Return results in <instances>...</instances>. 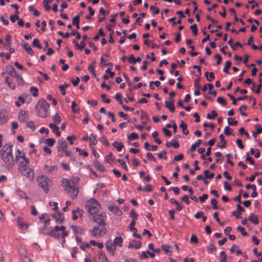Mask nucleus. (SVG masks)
<instances>
[{"mask_svg": "<svg viewBox=\"0 0 262 262\" xmlns=\"http://www.w3.org/2000/svg\"><path fill=\"white\" fill-rule=\"evenodd\" d=\"M211 115L210 114H208L207 115V119H213L215 118V117H216L217 116V114L214 110H212L211 112Z\"/></svg>", "mask_w": 262, "mask_h": 262, "instance_id": "5fc2aeb1", "label": "nucleus"}, {"mask_svg": "<svg viewBox=\"0 0 262 262\" xmlns=\"http://www.w3.org/2000/svg\"><path fill=\"white\" fill-rule=\"evenodd\" d=\"M72 229H73L74 232L76 234H83L84 233V230L83 228L80 227H77L76 226H72Z\"/></svg>", "mask_w": 262, "mask_h": 262, "instance_id": "393cba45", "label": "nucleus"}, {"mask_svg": "<svg viewBox=\"0 0 262 262\" xmlns=\"http://www.w3.org/2000/svg\"><path fill=\"white\" fill-rule=\"evenodd\" d=\"M5 82L7 84L8 86L12 90L15 89V85L13 83L9 81V77H6L5 79Z\"/></svg>", "mask_w": 262, "mask_h": 262, "instance_id": "8fccbe9b", "label": "nucleus"}, {"mask_svg": "<svg viewBox=\"0 0 262 262\" xmlns=\"http://www.w3.org/2000/svg\"><path fill=\"white\" fill-rule=\"evenodd\" d=\"M23 48L26 50V51L30 55H33L34 54L33 51L32 49L30 47L27 43H24L23 45Z\"/></svg>", "mask_w": 262, "mask_h": 262, "instance_id": "cd10ccee", "label": "nucleus"}, {"mask_svg": "<svg viewBox=\"0 0 262 262\" xmlns=\"http://www.w3.org/2000/svg\"><path fill=\"white\" fill-rule=\"evenodd\" d=\"M190 29L191 30L194 36L198 35V29L196 24L191 25L190 26Z\"/></svg>", "mask_w": 262, "mask_h": 262, "instance_id": "79ce46f5", "label": "nucleus"}, {"mask_svg": "<svg viewBox=\"0 0 262 262\" xmlns=\"http://www.w3.org/2000/svg\"><path fill=\"white\" fill-rule=\"evenodd\" d=\"M44 170L48 173H51L55 170L57 169V167L55 165H48L45 164L44 165Z\"/></svg>", "mask_w": 262, "mask_h": 262, "instance_id": "412c9836", "label": "nucleus"}, {"mask_svg": "<svg viewBox=\"0 0 262 262\" xmlns=\"http://www.w3.org/2000/svg\"><path fill=\"white\" fill-rule=\"evenodd\" d=\"M29 118L27 112L25 110H21L18 115V119L21 122H25Z\"/></svg>", "mask_w": 262, "mask_h": 262, "instance_id": "9d476101", "label": "nucleus"}, {"mask_svg": "<svg viewBox=\"0 0 262 262\" xmlns=\"http://www.w3.org/2000/svg\"><path fill=\"white\" fill-rule=\"evenodd\" d=\"M113 146L115 147L118 151H120L124 147L123 143L122 142L115 141L112 144Z\"/></svg>", "mask_w": 262, "mask_h": 262, "instance_id": "b1692460", "label": "nucleus"}, {"mask_svg": "<svg viewBox=\"0 0 262 262\" xmlns=\"http://www.w3.org/2000/svg\"><path fill=\"white\" fill-rule=\"evenodd\" d=\"M12 145L7 144L4 145L1 149V158L8 168L12 167L15 163L12 155Z\"/></svg>", "mask_w": 262, "mask_h": 262, "instance_id": "f257e3e1", "label": "nucleus"}, {"mask_svg": "<svg viewBox=\"0 0 262 262\" xmlns=\"http://www.w3.org/2000/svg\"><path fill=\"white\" fill-rule=\"evenodd\" d=\"M207 249L209 253L212 254H213L214 252L216 251V247L212 243H210L208 245H207Z\"/></svg>", "mask_w": 262, "mask_h": 262, "instance_id": "f704fd0d", "label": "nucleus"}, {"mask_svg": "<svg viewBox=\"0 0 262 262\" xmlns=\"http://www.w3.org/2000/svg\"><path fill=\"white\" fill-rule=\"evenodd\" d=\"M88 69H89V71L92 73L93 77H95L96 76V75L94 66L92 64H90L88 66Z\"/></svg>", "mask_w": 262, "mask_h": 262, "instance_id": "0e129e2a", "label": "nucleus"}, {"mask_svg": "<svg viewBox=\"0 0 262 262\" xmlns=\"http://www.w3.org/2000/svg\"><path fill=\"white\" fill-rule=\"evenodd\" d=\"M85 208L88 212L93 216L99 211L100 208V205L95 199H91L86 202Z\"/></svg>", "mask_w": 262, "mask_h": 262, "instance_id": "7ed1b4c3", "label": "nucleus"}, {"mask_svg": "<svg viewBox=\"0 0 262 262\" xmlns=\"http://www.w3.org/2000/svg\"><path fill=\"white\" fill-rule=\"evenodd\" d=\"M7 72L12 77H15L17 74L14 68L11 65H8L6 67Z\"/></svg>", "mask_w": 262, "mask_h": 262, "instance_id": "f3484780", "label": "nucleus"}, {"mask_svg": "<svg viewBox=\"0 0 262 262\" xmlns=\"http://www.w3.org/2000/svg\"><path fill=\"white\" fill-rule=\"evenodd\" d=\"M165 106L166 108H168L170 112L174 113L175 112V106L174 105V100L165 101Z\"/></svg>", "mask_w": 262, "mask_h": 262, "instance_id": "ddd939ff", "label": "nucleus"}, {"mask_svg": "<svg viewBox=\"0 0 262 262\" xmlns=\"http://www.w3.org/2000/svg\"><path fill=\"white\" fill-rule=\"evenodd\" d=\"M53 121L55 124H59L61 122V119L58 113H56V114L53 117Z\"/></svg>", "mask_w": 262, "mask_h": 262, "instance_id": "de8ad7c7", "label": "nucleus"}, {"mask_svg": "<svg viewBox=\"0 0 262 262\" xmlns=\"http://www.w3.org/2000/svg\"><path fill=\"white\" fill-rule=\"evenodd\" d=\"M231 66V62L230 60H228L226 62L225 66L224 68L223 69V71L224 72L226 73H228V70L230 68Z\"/></svg>", "mask_w": 262, "mask_h": 262, "instance_id": "09e8293b", "label": "nucleus"}, {"mask_svg": "<svg viewBox=\"0 0 262 262\" xmlns=\"http://www.w3.org/2000/svg\"><path fill=\"white\" fill-rule=\"evenodd\" d=\"M53 0H44L42 2V4L44 6L45 9L48 11L50 10L51 7L49 5V3H51Z\"/></svg>", "mask_w": 262, "mask_h": 262, "instance_id": "4c0bfd02", "label": "nucleus"}, {"mask_svg": "<svg viewBox=\"0 0 262 262\" xmlns=\"http://www.w3.org/2000/svg\"><path fill=\"white\" fill-rule=\"evenodd\" d=\"M37 180L39 186L46 193H48L49 191V187L52 184L51 181L45 176L37 177Z\"/></svg>", "mask_w": 262, "mask_h": 262, "instance_id": "20e7f679", "label": "nucleus"}, {"mask_svg": "<svg viewBox=\"0 0 262 262\" xmlns=\"http://www.w3.org/2000/svg\"><path fill=\"white\" fill-rule=\"evenodd\" d=\"M106 225L99 224L98 226H94L92 229L90 230L94 237H101L104 235L106 232V229L105 228Z\"/></svg>", "mask_w": 262, "mask_h": 262, "instance_id": "39448f33", "label": "nucleus"}, {"mask_svg": "<svg viewBox=\"0 0 262 262\" xmlns=\"http://www.w3.org/2000/svg\"><path fill=\"white\" fill-rule=\"evenodd\" d=\"M8 119V113L5 110L0 111V124L5 123Z\"/></svg>", "mask_w": 262, "mask_h": 262, "instance_id": "1a4fd4ad", "label": "nucleus"}, {"mask_svg": "<svg viewBox=\"0 0 262 262\" xmlns=\"http://www.w3.org/2000/svg\"><path fill=\"white\" fill-rule=\"evenodd\" d=\"M98 258L102 259V262H108L107 258L102 252L98 253Z\"/></svg>", "mask_w": 262, "mask_h": 262, "instance_id": "bf43d9fd", "label": "nucleus"}, {"mask_svg": "<svg viewBox=\"0 0 262 262\" xmlns=\"http://www.w3.org/2000/svg\"><path fill=\"white\" fill-rule=\"evenodd\" d=\"M21 158L25 162L26 164H29L30 163V160L29 158H27L25 156V153H23L22 155H16L15 157V161L16 162H18L19 159Z\"/></svg>", "mask_w": 262, "mask_h": 262, "instance_id": "bb28decb", "label": "nucleus"}, {"mask_svg": "<svg viewBox=\"0 0 262 262\" xmlns=\"http://www.w3.org/2000/svg\"><path fill=\"white\" fill-rule=\"evenodd\" d=\"M122 242H123L122 238L121 236H118V237H116L114 239V242L113 244H114V246L121 247L122 246L121 244H122Z\"/></svg>", "mask_w": 262, "mask_h": 262, "instance_id": "2f4dec72", "label": "nucleus"}, {"mask_svg": "<svg viewBox=\"0 0 262 262\" xmlns=\"http://www.w3.org/2000/svg\"><path fill=\"white\" fill-rule=\"evenodd\" d=\"M74 183L75 182L73 180H69L67 179H63L62 180V185L65 191L68 190Z\"/></svg>", "mask_w": 262, "mask_h": 262, "instance_id": "9b49d317", "label": "nucleus"}, {"mask_svg": "<svg viewBox=\"0 0 262 262\" xmlns=\"http://www.w3.org/2000/svg\"><path fill=\"white\" fill-rule=\"evenodd\" d=\"M79 247L82 250L85 251L86 248H89L90 247V245L88 243L82 242L80 244Z\"/></svg>", "mask_w": 262, "mask_h": 262, "instance_id": "864d4df0", "label": "nucleus"}, {"mask_svg": "<svg viewBox=\"0 0 262 262\" xmlns=\"http://www.w3.org/2000/svg\"><path fill=\"white\" fill-rule=\"evenodd\" d=\"M217 101L219 103H220V104H222L223 105H226V104H227V102H226V100H225V98H223V97H218V98H217Z\"/></svg>", "mask_w": 262, "mask_h": 262, "instance_id": "338daca9", "label": "nucleus"}, {"mask_svg": "<svg viewBox=\"0 0 262 262\" xmlns=\"http://www.w3.org/2000/svg\"><path fill=\"white\" fill-rule=\"evenodd\" d=\"M70 83H64L62 85H61L59 86V88L60 89L61 91V94L62 95H66V91H65V89L70 86Z\"/></svg>", "mask_w": 262, "mask_h": 262, "instance_id": "ea45409f", "label": "nucleus"}, {"mask_svg": "<svg viewBox=\"0 0 262 262\" xmlns=\"http://www.w3.org/2000/svg\"><path fill=\"white\" fill-rule=\"evenodd\" d=\"M43 235H49L56 238H58L60 236V234L57 231L51 229L49 232H44Z\"/></svg>", "mask_w": 262, "mask_h": 262, "instance_id": "5701e85b", "label": "nucleus"}, {"mask_svg": "<svg viewBox=\"0 0 262 262\" xmlns=\"http://www.w3.org/2000/svg\"><path fill=\"white\" fill-rule=\"evenodd\" d=\"M232 129L228 126L225 127L224 129V133L226 136H230L232 135Z\"/></svg>", "mask_w": 262, "mask_h": 262, "instance_id": "680f3d73", "label": "nucleus"}, {"mask_svg": "<svg viewBox=\"0 0 262 262\" xmlns=\"http://www.w3.org/2000/svg\"><path fill=\"white\" fill-rule=\"evenodd\" d=\"M202 143V140L201 139H198L196 142L191 145L190 150L191 151H194L196 147H199Z\"/></svg>", "mask_w": 262, "mask_h": 262, "instance_id": "c9c22d12", "label": "nucleus"}, {"mask_svg": "<svg viewBox=\"0 0 262 262\" xmlns=\"http://www.w3.org/2000/svg\"><path fill=\"white\" fill-rule=\"evenodd\" d=\"M27 127L30 128L32 131H34L36 129V126L33 121H30L26 123Z\"/></svg>", "mask_w": 262, "mask_h": 262, "instance_id": "37998d69", "label": "nucleus"}, {"mask_svg": "<svg viewBox=\"0 0 262 262\" xmlns=\"http://www.w3.org/2000/svg\"><path fill=\"white\" fill-rule=\"evenodd\" d=\"M227 256L226 255L225 252L224 251H221L220 253V258L221 262H227Z\"/></svg>", "mask_w": 262, "mask_h": 262, "instance_id": "3c124183", "label": "nucleus"}, {"mask_svg": "<svg viewBox=\"0 0 262 262\" xmlns=\"http://www.w3.org/2000/svg\"><path fill=\"white\" fill-rule=\"evenodd\" d=\"M106 217L104 213L101 212V213H96L92 216L91 220L97 223L98 225H106L105 222V218Z\"/></svg>", "mask_w": 262, "mask_h": 262, "instance_id": "423d86ee", "label": "nucleus"}, {"mask_svg": "<svg viewBox=\"0 0 262 262\" xmlns=\"http://www.w3.org/2000/svg\"><path fill=\"white\" fill-rule=\"evenodd\" d=\"M180 127L182 129L183 133L184 135H187L189 134V131L187 130V125L183 121H181Z\"/></svg>", "mask_w": 262, "mask_h": 262, "instance_id": "c85d7f7f", "label": "nucleus"}, {"mask_svg": "<svg viewBox=\"0 0 262 262\" xmlns=\"http://www.w3.org/2000/svg\"><path fill=\"white\" fill-rule=\"evenodd\" d=\"M171 248L170 246L167 245H162L161 246V249L166 253H169V255H171V252L169 250V249Z\"/></svg>", "mask_w": 262, "mask_h": 262, "instance_id": "a19ab883", "label": "nucleus"}, {"mask_svg": "<svg viewBox=\"0 0 262 262\" xmlns=\"http://www.w3.org/2000/svg\"><path fill=\"white\" fill-rule=\"evenodd\" d=\"M21 173L23 175L30 177L31 176L33 177L34 173L33 171L27 166L26 164H25L24 166L22 167V169H21Z\"/></svg>", "mask_w": 262, "mask_h": 262, "instance_id": "6e6552de", "label": "nucleus"}, {"mask_svg": "<svg viewBox=\"0 0 262 262\" xmlns=\"http://www.w3.org/2000/svg\"><path fill=\"white\" fill-rule=\"evenodd\" d=\"M20 256L21 259L24 261V262H31V260L29 257L27 256V255L26 254V252L25 250L24 251L20 252Z\"/></svg>", "mask_w": 262, "mask_h": 262, "instance_id": "7c9ffc66", "label": "nucleus"}, {"mask_svg": "<svg viewBox=\"0 0 262 262\" xmlns=\"http://www.w3.org/2000/svg\"><path fill=\"white\" fill-rule=\"evenodd\" d=\"M79 21H80V17L79 15H76L73 17L72 20V24L73 25L76 26V28L79 29Z\"/></svg>", "mask_w": 262, "mask_h": 262, "instance_id": "473e14b6", "label": "nucleus"}, {"mask_svg": "<svg viewBox=\"0 0 262 262\" xmlns=\"http://www.w3.org/2000/svg\"><path fill=\"white\" fill-rule=\"evenodd\" d=\"M93 164H94V165L95 167L97 170H99L100 171H102V172L105 171V168H104V166L98 160L94 161V162H93Z\"/></svg>", "mask_w": 262, "mask_h": 262, "instance_id": "4be33fe9", "label": "nucleus"}, {"mask_svg": "<svg viewBox=\"0 0 262 262\" xmlns=\"http://www.w3.org/2000/svg\"><path fill=\"white\" fill-rule=\"evenodd\" d=\"M49 126L53 132H55V131H57L59 129L56 124L50 123L49 124Z\"/></svg>", "mask_w": 262, "mask_h": 262, "instance_id": "774afa93", "label": "nucleus"}, {"mask_svg": "<svg viewBox=\"0 0 262 262\" xmlns=\"http://www.w3.org/2000/svg\"><path fill=\"white\" fill-rule=\"evenodd\" d=\"M66 227L64 226H61L60 227H59L58 226H56L54 227V229H52V230H55L57 232L60 231H62V233H61V236L62 238H64L66 236H67L68 233L65 231Z\"/></svg>", "mask_w": 262, "mask_h": 262, "instance_id": "4468645a", "label": "nucleus"}, {"mask_svg": "<svg viewBox=\"0 0 262 262\" xmlns=\"http://www.w3.org/2000/svg\"><path fill=\"white\" fill-rule=\"evenodd\" d=\"M228 123L230 125L236 126L238 124V122L234 120V118H229L228 119Z\"/></svg>", "mask_w": 262, "mask_h": 262, "instance_id": "4d7b16f0", "label": "nucleus"}, {"mask_svg": "<svg viewBox=\"0 0 262 262\" xmlns=\"http://www.w3.org/2000/svg\"><path fill=\"white\" fill-rule=\"evenodd\" d=\"M11 39V36L10 35H7L6 37V43H4L5 47L8 48L10 46V41Z\"/></svg>", "mask_w": 262, "mask_h": 262, "instance_id": "13d9d810", "label": "nucleus"}, {"mask_svg": "<svg viewBox=\"0 0 262 262\" xmlns=\"http://www.w3.org/2000/svg\"><path fill=\"white\" fill-rule=\"evenodd\" d=\"M204 174L205 179H212L214 176L213 173H210L209 170H205L204 171Z\"/></svg>", "mask_w": 262, "mask_h": 262, "instance_id": "a18cd8bd", "label": "nucleus"}, {"mask_svg": "<svg viewBox=\"0 0 262 262\" xmlns=\"http://www.w3.org/2000/svg\"><path fill=\"white\" fill-rule=\"evenodd\" d=\"M249 220H250L252 223L255 225H258L259 224V220L258 216L256 215H254L253 213L250 214V216H249Z\"/></svg>", "mask_w": 262, "mask_h": 262, "instance_id": "a878e982", "label": "nucleus"}, {"mask_svg": "<svg viewBox=\"0 0 262 262\" xmlns=\"http://www.w3.org/2000/svg\"><path fill=\"white\" fill-rule=\"evenodd\" d=\"M137 241L136 240H133L132 242L129 243L128 245V248H134L136 250L139 249L141 247V243L140 242H138L137 244H134V243H136Z\"/></svg>", "mask_w": 262, "mask_h": 262, "instance_id": "6ab92c4d", "label": "nucleus"}, {"mask_svg": "<svg viewBox=\"0 0 262 262\" xmlns=\"http://www.w3.org/2000/svg\"><path fill=\"white\" fill-rule=\"evenodd\" d=\"M237 230L240 231L242 234L244 236H248V233L245 231V228L241 226L237 227Z\"/></svg>", "mask_w": 262, "mask_h": 262, "instance_id": "052dcab7", "label": "nucleus"}, {"mask_svg": "<svg viewBox=\"0 0 262 262\" xmlns=\"http://www.w3.org/2000/svg\"><path fill=\"white\" fill-rule=\"evenodd\" d=\"M262 87V79H259V84L257 85V89L254 91V92L257 94H259L260 93V90Z\"/></svg>", "mask_w": 262, "mask_h": 262, "instance_id": "e2e57ef3", "label": "nucleus"}, {"mask_svg": "<svg viewBox=\"0 0 262 262\" xmlns=\"http://www.w3.org/2000/svg\"><path fill=\"white\" fill-rule=\"evenodd\" d=\"M108 210L112 212L114 214L120 216L122 214V211L116 206L112 205L108 207Z\"/></svg>", "mask_w": 262, "mask_h": 262, "instance_id": "f8f14e48", "label": "nucleus"}, {"mask_svg": "<svg viewBox=\"0 0 262 262\" xmlns=\"http://www.w3.org/2000/svg\"><path fill=\"white\" fill-rule=\"evenodd\" d=\"M129 229H130V230L131 231L133 232V235L134 237H135L136 238H139V239H141L142 238V237H141V235L139 234H138L137 233V231H138L137 228H136L135 227H134V228H131Z\"/></svg>", "mask_w": 262, "mask_h": 262, "instance_id": "58836bf2", "label": "nucleus"}, {"mask_svg": "<svg viewBox=\"0 0 262 262\" xmlns=\"http://www.w3.org/2000/svg\"><path fill=\"white\" fill-rule=\"evenodd\" d=\"M165 145L167 147H170L173 146L175 148H178L180 146L178 142L174 139H172L170 142H166Z\"/></svg>", "mask_w": 262, "mask_h": 262, "instance_id": "aec40b11", "label": "nucleus"}, {"mask_svg": "<svg viewBox=\"0 0 262 262\" xmlns=\"http://www.w3.org/2000/svg\"><path fill=\"white\" fill-rule=\"evenodd\" d=\"M127 58L128 61L130 63L133 64L136 63V58L133 54L130 55Z\"/></svg>", "mask_w": 262, "mask_h": 262, "instance_id": "69168bd1", "label": "nucleus"}, {"mask_svg": "<svg viewBox=\"0 0 262 262\" xmlns=\"http://www.w3.org/2000/svg\"><path fill=\"white\" fill-rule=\"evenodd\" d=\"M127 139L129 140H134L139 139V136L136 133H132L127 136Z\"/></svg>", "mask_w": 262, "mask_h": 262, "instance_id": "c03bdc74", "label": "nucleus"}, {"mask_svg": "<svg viewBox=\"0 0 262 262\" xmlns=\"http://www.w3.org/2000/svg\"><path fill=\"white\" fill-rule=\"evenodd\" d=\"M50 108V104L45 99L39 100L36 105L35 108L38 116L42 118H46L48 116V113Z\"/></svg>", "mask_w": 262, "mask_h": 262, "instance_id": "f03ea898", "label": "nucleus"}, {"mask_svg": "<svg viewBox=\"0 0 262 262\" xmlns=\"http://www.w3.org/2000/svg\"><path fill=\"white\" fill-rule=\"evenodd\" d=\"M64 220V215L61 212H58V215L57 217L56 218V222L60 224L62 223Z\"/></svg>", "mask_w": 262, "mask_h": 262, "instance_id": "e433bc0d", "label": "nucleus"}, {"mask_svg": "<svg viewBox=\"0 0 262 262\" xmlns=\"http://www.w3.org/2000/svg\"><path fill=\"white\" fill-rule=\"evenodd\" d=\"M113 245L114 244H113L111 241H107L105 244V246L107 251L112 255H114L115 253V249L113 248Z\"/></svg>", "mask_w": 262, "mask_h": 262, "instance_id": "2eb2a0df", "label": "nucleus"}, {"mask_svg": "<svg viewBox=\"0 0 262 262\" xmlns=\"http://www.w3.org/2000/svg\"><path fill=\"white\" fill-rule=\"evenodd\" d=\"M58 144L59 145L58 150L66 149L68 146L67 143L63 139H59L58 140Z\"/></svg>", "mask_w": 262, "mask_h": 262, "instance_id": "a211bd4d", "label": "nucleus"}, {"mask_svg": "<svg viewBox=\"0 0 262 262\" xmlns=\"http://www.w3.org/2000/svg\"><path fill=\"white\" fill-rule=\"evenodd\" d=\"M89 140L91 141L90 147H92V145H95L97 143V140L96 138V136L93 134H91L89 137Z\"/></svg>", "mask_w": 262, "mask_h": 262, "instance_id": "72a5a7b5", "label": "nucleus"}, {"mask_svg": "<svg viewBox=\"0 0 262 262\" xmlns=\"http://www.w3.org/2000/svg\"><path fill=\"white\" fill-rule=\"evenodd\" d=\"M30 91L32 93L33 96L36 97L38 96V91L37 88L35 86H32L30 88Z\"/></svg>", "mask_w": 262, "mask_h": 262, "instance_id": "49530a36", "label": "nucleus"}, {"mask_svg": "<svg viewBox=\"0 0 262 262\" xmlns=\"http://www.w3.org/2000/svg\"><path fill=\"white\" fill-rule=\"evenodd\" d=\"M17 223L19 228L22 230H25L28 228V224L26 223H24L21 218L20 216L17 217Z\"/></svg>", "mask_w": 262, "mask_h": 262, "instance_id": "dca6fc26", "label": "nucleus"}, {"mask_svg": "<svg viewBox=\"0 0 262 262\" xmlns=\"http://www.w3.org/2000/svg\"><path fill=\"white\" fill-rule=\"evenodd\" d=\"M67 192L70 195V197L72 199H75L77 198L78 193V188L76 186L75 183L73 185V186H71V187L68 189V190H66Z\"/></svg>", "mask_w": 262, "mask_h": 262, "instance_id": "0eeeda50", "label": "nucleus"}, {"mask_svg": "<svg viewBox=\"0 0 262 262\" xmlns=\"http://www.w3.org/2000/svg\"><path fill=\"white\" fill-rule=\"evenodd\" d=\"M45 143L47 144L49 146H52L54 145V144L55 143V141L53 138H48L45 141Z\"/></svg>", "mask_w": 262, "mask_h": 262, "instance_id": "603ef678", "label": "nucleus"}, {"mask_svg": "<svg viewBox=\"0 0 262 262\" xmlns=\"http://www.w3.org/2000/svg\"><path fill=\"white\" fill-rule=\"evenodd\" d=\"M32 46L38 48L39 49L42 48V46L39 43V41L38 39L35 38L33 40L32 42Z\"/></svg>", "mask_w": 262, "mask_h": 262, "instance_id": "6e6d98bb", "label": "nucleus"}, {"mask_svg": "<svg viewBox=\"0 0 262 262\" xmlns=\"http://www.w3.org/2000/svg\"><path fill=\"white\" fill-rule=\"evenodd\" d=\"M255 127L256 129V132H252V134H253V136L254 138H256V137H257V135L258 134H259L261 133H262V128L260 126V125L259 124H256L255 126Z\"/></svg>", "mask_w": 262, "mask_h": 262, "instance_id": "c756f323", "label": "nucleus"}]
</instances>
